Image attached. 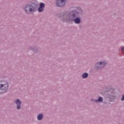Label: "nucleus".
<instances>
[{
    "label": "nucleus",
    "mask_w": 124,
    "mask_h": 124,
    "mask_svg": "<svg viewBox=\"0 0 124 124\" xmlns=\"http://www.w3.org/2000/svg\"><path fill=\"white\" fill-rule=\"evenodd\" d=\"M8 83L6 82H2L0 83V94L5 93L8 91Z\"/></svg>",
    "instance_id": "obj_1"
},
{
    "label": "nucleus",
    "mask_w": 124,
    "mask_h": 124,
    "mask_svg": "<svg viewBox=\"0 0 124 124\" xmlns=\"http://www.w3.org/2000/svg\"><path fill=\"white\" fill-rule=\"evenodd\" d=\"M24 11L28 14L35 12V7L32 4L26 5L24 8Z\"/></svg>",
    "instance_id": "obj_2"
},
{
    "label": "nucleus",
    "mask_w": 124,
    "mask_h": 124,
    "mask_svg": "<svg viewBox=\"0 0 124 124\" xmlns=\"http://www.w3.org/2000/svg\"><path fill=\"white\" fill-rule=\"evenodd\" d=\"M66 1L65 0H57L56 1V5L59 7L64 6Z\"/></svg>",
    "instance_id": "obj_3"
},
{
    "label": "nucleus",
    "mask_w": 124,
    "mask_h": 124,
    "mask_svg": "<svg viewBox=\"0 0 124 124\" xmlns=\"http://www.w3.org/2000/svg\"><path fill=\"white\" fill-rule=\"evenodd\" d=\"M44 7H45V4L41 3L40 4V7L38 9V12H42L44 11Z\"/></svg>",
    "instance_id": "obj_4"
},
{
    "label": "nucleus",
    "mask_w": 124,
    "mask_h": 124,
    "mask_svg": "<svg viewBox=\"0 0 124 124\" xmlns=\"http://www.w3.org/2000/svg\"><path fill=\"white\" fill-rule=\"evenodd\" d=\"M96 65L98 67V68H99V67H103L106 65V62H97Z\"/></svg>",
    "instance_id": "obj_5"
},
{
    "label": "nucleus",
    "mask_w": 124,
    "mask_h": 124,
    "mask_svg": "<svg viewBox=\"0 0 124 124\" xmlns=\"http://www.w3.org/2000/svg\"><path fill=\"white\" fill-rule=\"evenodd\" d=\"M16 104L17 105V109L19 110V109H20V108H21L20 107V105H21V102L19 99H17L16 101Z\"/></svg>",
    "instance_id": "obj_6"
},
{
    "label": "nucleus",
    "mask_w": 124,
    "mask_h": 124,
    "mask_svg": "<svg viewBox=\"0 0 124 124\" xmlns=\"http://www.w3.org/2000/svg\"><path fill=\"white\" fill-rule=\"evenodd\" d=\"M74 22L76 24H80V18L77 17L74 19Z\"/></svg>",
    "instance_id": "obj_7"
},
{
    "label": "nucleus",
    "mask_w": 124,
    "mask_h": 124,
    "mask_svg": "<svg viewBox=\"0 0 124 124\" xmlns=\"http://www.w3.org/2000/svg\"><path fill=\"white\" fill-rule=\"evenodd\" d=\"M78 16V13L75 12V14H73L72 15L70 16V17H72V18H74L75 17H77Z\"/></svg>",
    "instance_id": "obj_8"
},
{
    "label": "nucleus",
    "mask_w": 124,
    "mask_h": 124,
    "mask_svg": "<svg viewBox=\"0 0 124 124\" xmlns=\"http://www.w3.org/2000/svg\"><path fill=\"white\" fill-rule=\"evenodd\" d=\"M42 118H43V115L42 114H39L37 116V119L39 121H40V120H42Z\"/></svg>",
    "instance_id": "obj_9"
},
{
    "label": "nucleus",
    "mask_w": 124,
    "mask_h": 124,
    "mask_svg": "<svg viewBox=\"0 0 124 124\" xmlns=\"http://www.w3.org/2000/svg\"><path fill=\"white\" fill-rule=\"evenodd\" d=\"M88 73H84L82 75V78L83 79H85V78H87L88 77Z\"/></svg>",
    "instance_id": "obj_10"
},
{
    "label": "nucleus",
    "mask_w": 124,
    "mask_h": 124,
    "mask_svg": "<svg viewBox=\"0 0 124 124\" xmlns=\"http://www.w3.org/2000/svg\"><path fill=\"white\" fill-rule=\"evenodd\" d=\"M103 100V99L102 98V97H99L98 98V100H96V102H97V101H99V102H102Z\"/></svg>",
    "instance_id": "obj_11"
},
{
    "label": "nucleus",
    "mask_w": 124,
    "mask_h": 124,
    "mask_svg": "<svg viewBox=\"0 0 124 124\" xmlns=\"http://www.w3.org/2000/svg\"><path fill=\"white\" fill-rule=\"evenodd\" d=\"M121 100L123 101V100H124V95H123L122 99H121Z\"/></svg>",
    "instance_id": "obj_12"
},
{
    "label": "nucleus",
    "mask_w": 124,
    "mask_h": 124,
    "mask_svg": "<svg viewBox=\"0 0 124 124\" xmlns=\"http://www.w3.org/2000/svg\"><path fill=\"white\" fill-rule=\"evenodd\" d=\"M122 49L123 51H124V46H123Z\"/></svg>",
    "instance_id": "obj_13"
},
{
    "label": "nucleus",
    "mask_w": 124,
    "mask_h": 124,
    "mask_svg": "<svg viewBox=\"0 0 124 124\" xmlns=\"http://www.w3.org/2000/svg\"><path fill=\"white\" fill-rule=\"evenodd\" d=\"M70 15H71V14H70Z\"/></svg>",
    "instance_id": "obj_14"
}]
</instances>
